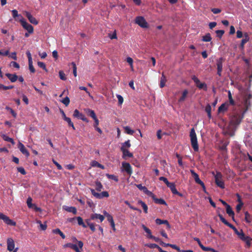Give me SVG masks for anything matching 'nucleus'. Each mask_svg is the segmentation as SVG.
I'll use <instances>...</instances> for the list:
<instances>
[{
  "instance_id": "obj_1",
  "label": "nucleus",
  "mask_w": 252,
  "mask_h": 252,
  "mask_svg": "<svg viewBox=\"0 0 252 252\" xmlns=\"http://www.w3.org/2000/svg\"><path fill=\"white\" fill-rule=\"evenodd\" d=\"M218 216L220 220L226 225L232 229L235 233L237 235L238 237L242 241L245 240L248 236H246L242 229H240L239 231L232 224L228 222L220 214H218Z\"/></svg>"
},
{
  "instance_id": "obj_2",
  "label": "nucleus",
  "mask_w": 252,
  "mask_h": 252,
  "mask_svg": "<svg viewBox=\"0 0 252 252\" xmlns=\"http://www.w3.org/2000/svg\"><path fill=\"white\" fill-rule=\"evenodd\" d=\"M248 108L246 109L242 113H236L233 115L230 120V124L232 126H236L239 125L243 119L244 118V114L247 111Z\"/></svg>"
},
{
  "instance_id": "obj_3",
  "label": "nucleus",
  "mask_w": 252,
  "mask_h": 252,
  "mask_svg": "<svg viewBox=\"0 0 252 252\" xmlns=\"http://www.w3.org/2000/svg\"><path fill=\"white\" fill-rule=\"evenodd\" d=\"M189 136L190 138V142L191 146L195 152H198L199 150L198 144L196 134L194 128L190 130Z\"/></svg>"
},
{
  "instance_id": "obj_4",
  "label": "nucleus",
  "mask_w": 252,
  "mask_h": 252,
  "mask_svg": "<svg viewBox=\"0 0 252 252\" xmlns=\"http://www.w3.org/2000/svg\"><path fill=\"white\" fill-rule=\"evenodd\" d=\"M213 175H214L215 179V183L221 189L224 188V183L222 180V175L220 172L217 171L216 174H215L214 172L212 173Z\"/></svg>"
},
{
  "instance_id": "obj_5",
  "label": "nucleus",
  "mask_w": 252,
  "mask_h": 252,
  "mask_svg": "<svg viewBox=\"0 0 252 252\" xmlns=\"http://www.w3.org/2000/svg\"><path fill=\"white\" fill-rule=\"evenodd\" d=\"M191 79L195 83L196 86L199 89H203L204 91L207 90V86L205 83L200 82L199 79L195 76L192 75L191 76Z\"/></svg>"
},
{
  "instance_id": "obj_6",
  "label": "nucleus",
  "mask_w": 252,
  "mask_h": 252,
  "mask_svg": "<svg viewBox=\"0 0 252 252\" xmlns=\"http://www.w3.org/2000/svg\"><path fill=\"white\" fill-rule=\"evenodd\" d=\"M135 23L142 28H147L149 27L148 23L142 16H137L135 19Z\"/></svg>"
},
{
  "instance_id": "obj_7",
  "label": "nucleus",
  "mask_w": 252,
  "mask_h": 252,
  "mask_svg": "<svg viewBox=\"0 0 252 252\" xmlns=\"http://www.w3.org/2000/svg\"><path fill=\"white\" fill-rule=\"evenodd\" d=\"M19 21L23 28L26 30L29 33H32L33 32V27L31 24L27 23L23 17H22V19H20Z\"/></svg>"
},
{
  "instance_id": "obj_8",
  "label": "nucleus",
  "mask_w": 252,
  "mask_h": 252,
  "mask_svg": "<svg viewBox=\"0 0 252 252\" xmlns=\"http://www.w3.org/2000/svg\"><path fill=\"white\" fill-rule=\"evenodd\" d=\"M224 59L221 57L216 60V65L217 68V74L220 76H221L223 63Z\"/></svg>"
},
{
  "instance_id": "obj_9",
  "label": "nucleus",
  "mask_w": 252,
  "mask_h": 252,
  "mask_svg": "<svg viewBox=\"0 0 252 252\" xmlns=\"http://www.w3.org/2000/svg\"><path fill=\"white\" fill-rule=\"evenodd\" d=\"M105 219V217L103 215H102L99 214L94 213L90 215V217L88 220H95L97 222H102Z\"/></svg>"
},
{
  "instance_id": "obj_10",
  "label": "nucleus",
  "mask_w": 252,
  "mask_h": 252,
  "mask_svg": "<svg viewBox=\"0 0 252 252\" xmlns=\"http://www.w3.org/2000/svg\"><path fill=\"white\" fill-rule=\"evenodd\" d=\"M0 219L3 220V221L7 225L11 226H15L16 225V222L14 221L7 216L4 215L2 213H0Z\"/></svg>"
},
{
  "instance_id": "obj_11",
  "label": "nucleus",
  "mask_w": 252,
  "mask_h": 252,
  "mask_svg": "<svg viewBox=\"0 0 252 252\" xmlns=\"http://www.w3.org/2000/svg\"><path fill=\"white\" fill-rule=\"evenodd\" d=\"M92 194L96 198L98 199H101L103 197H108L109 196V193L106 191H102L101 193H97L95 192L94 189H91Z\"/></svg>"
},
{
  "instance_id": "obj_12",
  "label": "nucleus",
  "mask_w": 252,
  "mask_h": 252,
  "mask_svg": "<svg viewBox=\"0 0 252 252\" xmlns=\"http://www.w3.org/2000/svg\"><path fill=\"white\" fill-rule=\"evenodd\" d=\"M190 172H191L192 175L193 176V177H194L195 182L197 184L200 185L202 187V188L204 189H205V185H204V183L199 179L198 175L197 173H196L193 170H191Z\"/></svg>"
},
{
  "instance_id": "obj_13",
  "label": "nucleus",
  "mask_w": 252,
  "mask_h": 252,
  "mask_svg": "<svg viewBox=\"0 0 252 252\" xmlns=\"http://www.w3.org/2000/svg\"><path fill=\"white\" fill-rule=\"evenodd\" d=\"M7 250L9 252L13 251L15 250V242L12 238H8L6 241Z\"/></svg>"
},
{
  "instance_id": "obj_14",
  "label": "nucleus",
  "mask_w": 252,
  "mask_h": 252,
  "mask_svg": "<svg viewBox=\"0 0 252 252\" xmlns=\"http://www.w3.org/2000/svg\"><path fill=\"white\" fill-rule=\"evenodd\" d=\"M250 40L249 34L247 32H245L244 34V38L241 40V43L239 45V48L241 50L244 49L245 44L248 42Z\"/></svg>"
},
{
  "instance_id": "obj_15",
  "label": "nucleus",
  "mask_w": 252,
  "mask_h": 252,
  "mask_svg": "<svg viewBox=\"0 0 252 252\" xmlns=\"http://www.w3.org/2000/svg\"><path fill=\"white\" fill-rule=\"evenodd\" d=\"M122 167L124 168V170L130 176L132 173V167L130 164L127 162H123L122 163Z\"/></svg>"
},
{
  "instance_id": "obj_16",
  "label": "nucleus",
  "mask_w": 252,
  "mask_h": 252,
  "mask_svg": "<svg viewBox=\"0 0 252 252\" xmlns=\"http://www.w3.org/2000/svg\"><path fill=\"white\" fill-rule=\"evenodd\" d=\"M25 15L32 24L35 25L38 24V21L33 17L30 12L26 11L25 12Z\"/></svg>"
},
{
  "instance_id": "obj_17",
  "label": "nucleus",
  "mask_w": 252,
  "mask_h": 252,
  "mask_svg": "<svg viewBox=\"0 0 252 252\" xmlns=\"http://www.w3.org/2000/svg\"><path fill=\"white\" fill-rule=\"evenodd\" d=\"M18 148L21 153L26 155V157H28L30 156L29 152L25 148L24 145L21 142L19 143Z\"/></svg>"
},
{
  "instance_id": "obj_18",
  "label": "nucleus",
  "mask_w": 252,
  "mask_h": 252,
  "mask_svg": "<svg viewBox=\"0 0 252 252\" xmlns=\"http://www.w3.org/2000/svg\"><path fill=\"white\" fill-rule=\"evenodd\" d=\"M64 247L65 248H70L71 249L74 250L76 252H81L79 248L77 246L76 244H73L72 243H67L64 245Z\"/></svg>"
},
{
  "instance_id": "obj_19",
  "label": "nucleus",
  "mask_w": 252,
  "mask_h": 252,
  "mask_svg": "<svg viewBox=\"0 0 252 252\" xmlns=\"http://www.w3.org/2000/svg\"><path fill=\"white\" fill-rule=\"evenodd\" d=\"M226 212L228 216L232 217V220L234 221V212L229 205H227V206L226 207Z\"/></svg>"
},
{
  "instance_id": "obj_20",
  "label": "nucleus",
  "mask_w": 252,
  "mask_h": 252,
  "mask_svg": "<svg viewBox=\"0 0 252 252\" xmlns=\"http://www.w3.org/2000/svg\"><path fill=\"white\" fill-rule=\"evenodd\" d=\"M5 76L10 80L11 82H15L18 79V76L15 74L6 73Z\"/></svg>"
},
{
  "instance_id": "obj_21",
  "label": "nucleus",
  "mask_w": 252,
  "mask_h": 252,
  "mask_svg": "<svg viewBox=\"0 0 252 252\" xmlns=\"http://www.w3.org/2000/svg\"><path fill=\"white\" fill-rule=\"evenodd\" d=\"M152 199L154 201V202L157 204H162L167 206V203L165 201V200L162 198H157L156 197V195L153 196Z\"/></svg>"
},
{
  "instance_id": "obj_22",
  "label": "nucleus",
  "mask_w": 252,
  "mask_h": 252,
  "mask_svg": "<svg viewBox=\"0 0 252 252\" xmlns=\"http://www.w3.org/2000/svg\"><path fill=\"white\" fill-rule=\"evenodd\" d=\"M121 150L122 151L123 154V157L125 158L126 157H127L129 158H131L133 157V155L132 153H130L129 151L124 147H121Z\"/></svg>"
},
{
  "instance_id": "obj_23",
  "label": "nucleus",
  "mask_w": 252,
  "mask_h": 252,
  "mask_svg": "<svg viewBox=\"0 0 252 252\" xmlns=\"http://www.w3.org/2000/svg\"><path fill=\"white\" fill-rule=\"evenodd\" d=\"M189 94V91L188 90L186 89L183 91L182 94V96L180 97V98L178 99L179 102H182L184 101L187 97V95Z\"/></svg>"
},
{
  "instance_id": "obj_24",
  "label": "nucleus",
  "mask_w": 252,
  "mask_h": 252,
  "mask_svg": "<svg viewBox=\"0 0 252 252\" xmlns=\"http://www.w3.org/2000/svg\"><path fill=\"white\" fill-rule=\"evenodd\" d=\"M228 105L227 103L222 104L218 108L219 113L223 112L226 111L228 109Z\"/></svg>"
},
{
  "instance_id": "obj_25",
  "label": "nucleus",
  "mask_w": 252,
  "mask_h": 252,
  "mask_svg": "<svg viewBox=\"0 0 252 252\" xmlns=\"http://www.w3.org/2000/svg\"><path fill=\"white\" fill-rule=\"evenodd\" d=\"M85 111L87 114L92 118L93 119L96 118V116L94 110L90 109H87L85 110Z\"/></svg>"
},
{
  "instance_id": "obj_26",
  "label": "nucleus",
  "mask_w": 252,
  "mask_h": 252,
  "mask_svg": "<svg viewBox=\"0 0 252 252\" xmlns=\"http://www.w3.org/2000/svg\"><path fill=\"white\" fill-rule=\"evenodd\" d=\"M63 209L68 212L72 213L74 215H75L77 213V210L74 207L64 206Z\"/></svg>"
},
{
  "instance_id": "obj_27",
  "label": "nucleus",
  "mask_w": 252,
  "mask_h": 252,
  "mask_svg": "<svg viewBox=\"0 0 252 252\" xmlns=\"http://www.w3.org/2000/svg\"><path fill=\"white\" fill-rule=\"evenodd\" d=\"M85 222L87 223V226H89L90 228L93 232H94L95 231L94 224L91 222V220H90L86 219L85 220Z\"/></svg>"
},
{
  "instance_id": "obj_28",
  "label": "nucleus",
  "mask_w": 252,
  "mask_h": 252,
  "mask_svg": "<svg viewBox=\"0 0 252 252\" xmlns=\"http://www.w3.org/2000/svg\"><path fill=\"white\" fill-rule=\"evenodd\" d=\"M84 116V115L81 113H80V112L77 109H75L74 111L73 116L74 118H77L78 119L81 120Z\"/></svg>"
},
{
  "instance_id": "obj_29",
  "label": "nucleus",
  "mask_w": 252,
  "mask_h": 252,
  "mask_svg": "<svg viewBox=\"0 0 252 252\" xmlns=\"http://www.w3.org/2000/svg\"><path fill=\"white\" fill-rule=\"evenodd\" d=\"M1 136L4 141L10 142L12 145L15 144V142L13 139L9 137L6 135L3 134L1 135Z\"/></svg>"
},
{
  "instance_id": "obj_30",
  "label": "nucleus",
  "mask_w": 252,
  "mask_h": 252,
  "mask_svg": "<svg viewBox=\"0 0 252 252\" xmlns=\"http://www.w3.org/2000/svg\"><path fill=\"white\" fill-rule=\"evenodd\" d=\"M166 82V77L164 75L163 73H162L161 77L160 78V84H159L160 87L161 88H163L165 86Z\"/></svg>"
},
{
  "instance_id": "obj_31",
  "label": "nucleus",
  "mask_w": 252,
  "mask_h": 252,
  "mask_svg": "<svg viewBox=\"0 0 252 252\" xmlns=\"http://www.w3.org/2000/svg\"><path fill=\"white\" fill-rule=\"evenodd\" d=\"M53 233L59 234L63 239H65V235L61 231L59 228L54 229L52 230Z\"/></svg>"
},
{
  "instance_id": "obj_32",
  "label": "nucleus",
  "mask_w": 252,
  "mask_h": 252,
  "mask_svg": "<svg viewBox=\"0 0 252 252\" xmlns=\"http://www.w3.org/2000/svg\"><path fill=\"white\" fill-rule=\"evenodd\" d=\"M169 188H170L172 193L173 194L176 190H177L176 189V186L175 183L169 182V184L166 185Z\"/></svg>"
},
{
  "instance_id": "obj_33",
  "label": "nucleus",
  "mask_w": 252,
  "mask_h": 252,
  "mask_svg": "<svg viewBox=\"0 0 252 252\" xmlns=\"http://www.w3.org/2000/svg\"><path fill=\"white\" fill-rule=\"evenodd\" d=\"M76 219L79 225H81L84 228H86L87 227V224L84 222L83 220L81 217H76Z\"/></svg>"
},
{
  "instance_id": "obj_34",
  "label": "nucleus",
  "mask_w": 252,
  "mask_h": 252,
  "mask_svg": "<svg viewBox=\"0 0 252 252\" xmlns=\"http://www.w3.org/2000/svg\"><path fill=\"white\" fill-rule=\"evenodd\" d=\"M205 111L207 113L208 117L209 119H211L212 117L211 116V106L209 104H208L205 109Z\"/></svg>"
},
{
  "instance_id": "obj_35",
  "label": "nucleus",
  "mask_w": 252,
  "mask_h": 252,
  "mask_svg": "<svg viewBox=\"0 0 252 252\" xmlns=\"http://www.w3.org/2000/svg\"><path fill=\"white\" fill-rule=\"evenodd\" d=\"M212 40L210 33H208L202 37V40L204 42H209Z\"/></svg>"
},
{
  "instance_id": "obj_36",
  "label": "nucleus",
  "mask_w": 252,
  "mask_h": 252,
  "mask_svg": "<svg viewBox=\"0 0 252 252\" xmlns=\"http://www.w3.org/2000/svg\"><path fill=\"white\" fill-rule=\"evenodd\" d=\"M138 204H140L141 205L145 213H148V206L146 204V203H145V202H144L142 200H139L138 201Z\"/></svg>"
},
{
  "instance_id": "obj_37",
  "label": "nucleus",
  "mask_w": 252,
  "mask_h": 252,
  "mask_svg": "<svg viewBox=\"0 0 252 252\" xmlns=\"http://www.w3.org/2000/svg\"><path fill=\"white\" fill-rule=\"evenodd\" d=\"M104 216V217H106L107 218V220L109 222H112L114 221L113 217L110 215L108 213H107L106 211H104L103 212Z\"/></svg>"
},
{
  "instance_id": "obj_38",
  "label": "nucleus",
  "mask_w": 252,
  "mask_h": 252,
  "mask_svg": "<svg viewBox=\"0 0 252 252\" xmlns=\"http://www.w3.org/2000/svg\"><path fill=\"white\" fill-rule=\"evenodd\" d=\"M11 12H12V16L16 20H17V19H16V18L17 17H20L21 18L20 19H22V17H23L20 14H18V11L16 9H13L11 11Z\"/></svg>"
},
{
  "instance_id": "obj_39",
  "label": "nucleus",
  "mask_w": 252,
  "mask_h": 252,
  "mask_svg": "<svg viewBox=\"0 0 252 252\" xmlns=\"http://www.w3.org/2000/svg\"><path fill=\"white\" fill-rule=\"evenodd\" d=\"M124 129H125V132L127 134L133 135L134 133V131L131 129L128 126L124 127Z\"/></svg>"
},
{
  "instance_id": "obj_40",
  "label": "nucleus",
  "mask_w": 252,
  "mask_h": 252,
  "mask_svg": "<svg viewBox=\"0 0 252 252\" xmlns=\"http://www.w3.org/2000/svg\"><path fill=\"white\" fill-rule=\"evenodd\" d=\"M142 227L144 230L148 234V238H150L151 235H152L151 230L146 227L144 224L142 225Z\"/></svg>"
},
{
  "instance_id": "obj_41",
  "label": "nucleus",
  "mask_w": 252,
  "mask_h": 252,
  "mask_svg": "<svg viewBox=\"0 0 252 252\" xmlns=\"http://www.w3.org/2000/svg\"><path fill=\"white\" fill-rule=\"evenodd\" d=\"M64 120L65 121H66L67 123H68V125L69 126H71L72 127V128L75 130V128L74 126V125H73V123L72 122L70 118H68V117H65V119H64Z\"/></svg>"
},
{
  "instance_id": "obj_42",
  "label": "nucleus",
  "mask_w": 252,
  "mask_h": 252,
  "mask_svg": "<svg viewBox=\"0 0 252 252\" xmlns=\"http://www.w3.org/2000/svg\"><path fill=\"white\" fill-rule=\"evenodd\" d=\"M146 246L150 249L156 248L158 250V251H159L160 249H161V248L156 244H148L146 245Z\"/></svg>"
},
{
  "instance_id": "obj_43",
  "label": "nucleus",
  "mask_w": 252,
  "mask_h": 252,
  "mask_svg": "<svg viewBox=\"0 0 252 252\" xmlns=\"http://www.w3.org/2000/svg\"><path fill=\"white\" fill-rule=\"evenodd\" d=\"M228 96L229 104L231 105H234L235 101L232 98V94H231V93L230 91H229L228 92Z\"/></svg>"
},
{
  "instance_id": "obj_44",
  "label": "nucleus",
  "mask_w": 252,
  "mask_h": 252,
  "mask_svg": "<svg viewBox=\"0 0 252 252\" xmlns=\"http://www.w3.org/2000/svg\"><path fill=\"white\" fill-rule=\"evenodd\" d=\"M238 201H239V204L236 206V211L239 213L243 205V202L241 200V199L240 198L238 199Z\"/></svg>"
},
{
  "instance_id": "obj_45",
  "label": "nucleus",
  "mask_w": 252,
  "mask_h": 252,
  "mask_svg": "<svg viewBox=\"0 0 252 252\" xmlns=\"http://www.w3.org/2000/svg\"><path fill=\"white\" fill-rule=\"evenodd\" d=\"M102 188L103 186L100 182L97 181L95 182V189L97 191H100Z\"/></svg>"
},
{
  "instance_id": "obj_46",
  "label": "nucleus",
  "mask_w": 252,
  "mask_h": 252,
  "mask_svg": "<svg viewBox=\"0 0 252 252\" xmlns=\"http://www.w3.org/2000/svg\"><path fill=\"white\" fill-rule=\"evenodd\" d=\"M61 102L66 106H67L70 103L69 98L68 96H66L61 101Z\"/></svg>"
},
{
  "instance_id": "obj_47",
  "label": "nucleus",
  "mask_w": 252,
  "mask_h": 252,
  "mask_svg": "<svg viewBox=\"0 0 252 252\" xmlns=\"http://www.w3.org/2000/svg\"><path fill=\"white\" fill-rule=\"evenodd\" d=\"M125 203L131 209L133 210H136V211H138L139 212H141V210L140 209H138L134 207H133V206L131 205L129 203V202L126 200L125 201Z\"/></svg>"
},
{
  "instance_id": "obj_48",
  "label": "nucleus",
  "mask_w": 252,
  "mask_h": 252,
  "mask_svg": "<svg viewBox=\"0 0 252 252\" xmlns=\"http://www.w3.org/2000/svg\"><path fill=\"white\" fill-rule=\"evenodd\" d=\"M92 166H96V167H99L102 169H103L104 168V167L103 165L99 163L98 162H97L96 161H93Z\"/></svg>"
},
{
  "instance_id": "obj_49",
  "label": "nucleus",
  "mask_w": 252,
  "mask_h": 252,
  "mask_svg": "<svg viewBox=\"0 0 252 252\" xmlns=\"http://www.w3.org/2000/svg\"><path fill=\"white\" fill-rule=\"evenodd\" d=\"M143 191L147 195L151 196L152 198H153V196L155 195L151 191L149 190L146 187L144 188Z\"/></svg>"
},
{
  "instance_id": "obj_50",
  "label": "nucleus",
  "mask_w": 252,
  "mask_h": 252,
  "mask_svg": "<svg viewBox=\"0 0 252 252\" xmlns=\"http://www.w3.org/2000/svg\"><path fill=\"white\" fill-rule=\"evenodd\" d=\"M106 176L108 179L113 180L116 182H118L119 180L118 177L115 176L114 175L107 174Z\"/></svg>"
},
{
  "instance_id": "obj_51",
  "label": "nucleus",
  "mask_w": 252,
  "mask_h": 252,
  "mask_svg": "<svg viewBox=\"0 0 252 252\" xmlns=\"http://www.w3.org/2000/svg\"><path fill=\"white\" fill-rule=\"evenodd\" d=\"M72 239L73 241L74 242H78V246H77L80 249H82V247L83 246V243L82 241H77V239L75 237H73L72 238Z\"/></svg>"
},
{
  "instance_id": "obj_52",
  "label": "nucleus",
  "mask_w": 252,
  "mask_h": 252,
  "mask_svg": "<svg viewBox=\"0 0 252 252\" xmlns=\"http://www.w3.org/2000/svg\"><path fill=\"white\" fill-rule=\"evenodd\" d=\"M108 37L111 39H117V36L116 31V30L114 31V32L112 33H109L108 34Z\"/></svg>"
},
{
  "instance_id": "obj_53",
  "label": "nucleus",
  "mask_w": 252,
  "mask_h": 252,
  "mask_svg": "<svg viewBox=\"0 0 252 252\" xmlns=\"http://www.w3.org/2000/svg\"><path fill=\"white\" fill-rule=\"evenodd\" d=\"M155 221H156V223L158 225L161 224H165V223H167V220H162L160 219H157Z\"/></svg>"
},
{
  "instance_id": "obj_54",
  "label": "nucleus",
  "mask_w": 252,
  "mask_h": 252,
  "mask_svg": "<svg viewBox=\"0 0 252 252\" xmlns=\"http://www.w3.org/2000/svg\"><path fill=\"white\" fill-rule=\"evenodd\" d=\"M71 65L73 67V73L75 77L77 76V67L74 62L71 63Z\"/></svg>"
},
{
  "instance_id": "obj_55",
  "label": "nucleus",
  "mask_w": 252,
  "mask_h": 252,
  "mask_svg": "<svg viewBox=\"0 0 252 252\" xmlns=\"http://www.w3.org/2000/svg\"><path fill=\"white\" fill-rule=\"evenodd\" d=\"M32 198L31 197H29L27 200V204L29 208H32L33 207L34 204H32Z\"/></svg>"
},
{
  "instance_id": "obj_56",
  "label": "nucleus",
  "mask_w": 252,
  "mask_h": 252,
  "mask_svg": "<svg viewBox=\"0 0 252 252\" xmlns=\"http://www.w3.org/2000/svg\"><path fill=\"white\" fill-rule=\"evenodd\" d=\"M29 62V69L30 71L32 73H34L35 70L32 65V61L28 62Z\"/></svg>"
},
{
  "instance_id": "obj_57",
  "label": "nucleus",
  "mask_w": 252,
  "mask_h": 252,
  "mask_svg": "<svg viewBox=\"0 0 252 252\" xmlns=\"http://www.w3.org/2000/svg\"><path fill=\"white\" fill-rule=\"evenodd\" d=\"M59 76L61 80H65L66 79V77H65V75L63 71L60 70L59 71Z\"/></svg>"
},
{
  "instance_id": "obj_58",
  "label": "nucleus",
  "mask_w": 252,
  "mask_h": 252,
  "mask_svg": "<svg viewBox=\"0 0 252 252\" xmlns=\"http://www.w3.org/2000/svg\"><path fill=\"white\" fill-rule=\"evenodd\" d=\"M216 32L217 37L221 38L224 34V31L223 30H217L216 31Z\"/></svg>"
},
{
  "instance_id": "obj_59",
  "label": "nucleus",
  "mask_w": 252,
  "mask_h": 252,
  "mask_svg": "<svg viewBox=\"0 0 252 252\" xmlns=\"http://www.w3.org/2000/svg\"><path fill=\"white\" fill-rule=\"evenodd\" d=\"M245 220L247 222H251V215L248 212H246L245 213Z\"/></svg>"
},
{
  "instance_id": "obj_60",
  "label": "nucleus",
  "mask_w": 252,
  "mask_h": 252,
  "mask_svg": "<svg viewBox=\"0 0 252 252\" xmlns=\"http://www.w3.org/2000/svg\"><path fill=\"white\" fill-rule=\"evenodd\" d=\"M8 57L13 59L14 60H17V57L16 52H14L11 53V54H9Z\"/></svg>"
},
{
  "instance_id": "obj_61",
  "label": "nucleus",
  "mask_w": 252,
  "mask_h": 252,
  "mask_svg": "<svg viewBox=\"0 0 252 252\" xmlns=\"http://www.w3.org/2000/svg\"><path fill=\"white\" fill-rule=\"evenodd\" d=\"M130 146V140H128L123 144L122 147H124L126 149V148H129Z\"/></svg>"
},
{
  "instance_id": "obj_62",
  "label": "nucleus",
  "mask_w": 252,
  "mask_h": 252,
  "mask_svg": "<svg viewBox=\"0 0 252 252\" xmlns=\"http://www.w3.org/2000/svg\"><path fill=\"white\" fill-rule=\"evenodd\" d=\"M10 65L17 69H19L20 65L16 62L12 61L10 63Z\"/></svg>"
},
{
  "instance_id": "obj_63",
  "label": "nucleus",
  "mask_w": 252,
  "mask_h": 252,
  "mask_svg": "<svg viewBox=\"0 0 252 252\" xmlns=\"http://www.w3.org/2000/svg\"><path fill=\"white\" fill-rule=\"evenodd\" d=\"M18 171L21 173L22 175L26 174V172L23 167H19L17 168Z\"/></svg>"
},
{
  "instance_id": "obj_64",
  "label": "nucleus",
  "mask_w": 252,
  "mask_h": 252,
  "mask_svg": "<svg viewBox=\"0 0 252 252\" xmlns=\"http://www.w3.org/2000/svg\"><path fill=\"white\" fill-rule=\"evenodd\" d=\"M244 36L242 32L240 30H238L236 32V37L238 38H241Z\"/></svg>"
}]
</instances>
